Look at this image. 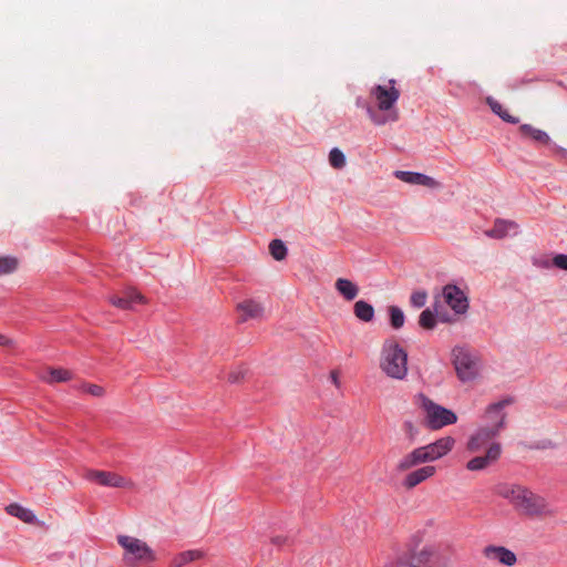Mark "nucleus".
I'll return each mask as SVG.
<instances>
[{
    "mask_svg": "<svg viewBox=\"0 0 567 567\" xmlns=\"http://www.w3.org/2000/svg\"><path fill=\"white\" fill-rule=\"evenodd\" d=\"M553 264H554V266H556L559 269L567 270V255H563V254L556 255L553 258Z\"/></svg>",
    "mask_w": 567,
    "mask_h": 567,
    "instance_id": "72a5a7b5",
    "label": "nucleus"
},
{
    "mask_svg": "<svg viewBox=\"0 0 567 567\" xmlns=\"http://www.w3.org/2000/svg\"><path fill=\"white\" fill-rule=\"evenodd\" d=\"M369 96L372 104L367 106V113L374 125L382 126L399 120L396 103L400 91L395 87V80L391 79L386 84L372 86Z\"/></svg>",
    "mask_w": 567,
    "mask_h": 567,
    "instance_id": "f03ea898",
    "label": "nucleus"
},
{
    "mask_svg": "<svg viewBox=\"0 0 567 567\" xmlns=\"http://www.w3.org/2000/svg\"><path fill=\"white\" fill-rule=\"evenodd\" d=\"M110 302L123 310H131L135 303H145V297L135 289L128 288L121 296L114 295L109 298Z\"/></svg>",
    "mask_w": 567,
    "mask_h": 567,
    "instance_id": "4468645a",
    "label": "nucleus"
},
{
    "mask_svg": "<svg viewBox=\"0 0 567 567\" xmlns=\"http://www.w3.org/2000/svg\"><path fill=\"white\" fill-rule=\"evenodd\" d=\"M443 296L446 303L456 312L464 313L467 308V298L464 292L454 285H447L443 289Z\"/></svg>",
    "mask_w": 567,
    "mask_h": 567,
    "instance_id": "ddd939ff",
    "label": "nucleus"
},
{
    "mask_svg": "<svg viewBox=\"0 0 567 567\" xmlns=\"http://www.w3.org/2000/svg\"><path fill=\"white\" fill-rule=\"evenodd\" d=\"M353 312L363 322H370L374 318V308L364 300H359L354 303Z\"/></svg>",
    "mask_w": 567,
    "mask_h": 567,
    "instance_id": "b1692460",
    "label": "nucleus"
},
{
    "mask_svg": "<svg viewBox=\"0 0 567 567\" xmlns=\"http://www.w3.org/2000/svg\"><path fill=\"white\" fill-rule=\"evenodd\" d=\"M39 377L42 381L52 384L71 380L72 372L62 368H47Z\"/></svg>",
    "mask_w": 567,
    "mask_h": 567,
    "instance_id": "aec40b11",
    "label": "nucleus"
},
{
    "mask_svg": "<svg viewBox=\"0 0 567 567\" xmlns=\"http://www.w3.org/2000/svg\"><path fill=\"white\" fill-rule=\"evenodd\" d=\"M419 323L424 329H433L436 324L434 313L430 309H425L421 312Z\"/></svg>",
    "mask_w": 567,
    "mask_h": 567,
    "instance_id": "7c9ffc66",
    "label": "nucleus"
},
{
    "mask_svg": "<svg viewBox=\"0 0 567 567\" xmlns=\"http://www.w3.org/2000/svg\"><path fill=\"white\" fill-rule=\"evenodd\" d=\"M380 369L395 380H403L408 375V353L395 339H386L380 352Z\"/></svg>",
    "mask_w": 567,
    "mask_h": 567,
    "instance_id": "20e7f679",
    "label": "nucleus"
},
{
    "mask_svg": "<svg viewBox=\"0 0 567 567\" xmlns=\"http://www.w3.org/2000/svg\"><path fill=\"white\" fill-rule=\"evenodd\" d=\"M389 315H390L391 326L394 329H400L403 327L405 317H404L403 311L399 307L390 306Z\"/></svg>",
    "mask_w": 567,
    "mask_h": 567,
    "instance_id": "cd10ccee",
    "label": "nucleus"
},
{
    "mask_svg": "<svg viewBox=\"0 0 567 567\" xmlns=\"http://www.w3.org/2000/svg\"><path fill=\"white\" fill-rule=\"evenodd\" d=\"M331 379H332V382L339 386V377H338V372L337 371H332L331 372Z\"/></svg>",
    "mask_w": 567,
    "mask_h": 567,
    "instance_id": "4c0bfd02",
    "label": "nucleus"
},
{
    "mask_svg": "<svg viewBox=\"0 0 567 567\" xmlns=\"http://www.w3.org/2000/svg\"><path fill=\"white\" fill-rule=\"evenodd\" d=\"M512 403V399H504L498 402L487 405L482 416L489 429H497L499 433L506 425V413L504 409Z\"/></svg>",
    "mask_w": 567,
    "mask_h": 567,
    "instance_id": "1a4fd4ad",
    "label": "nucleus"
},
{
    "mask_svg": "<svg viewBox=\"0 0 567 567\" xmlns=\"http://www.w3.org/2000/svg\"><path fill=\"white\" fill-rule=\"evenodd\" d=\"M243 378V374L240 371L238 372H231L229 373L228 375V381L231 382V383H237L240 381V379Z\"/></svg>",
    "mask_w": 567,
    "mask_h": 567,
    "instance_id": "f704fd0d",
    "label": "nucleus"
},
{
    "mask_svg": "<svg viewBox=\"0 0 567 567\" xmlns=\"http://www.w3.org/2000/svg\"><path fill=\"white\" fill-rule=\"evenodd\" d=\"M84 477L87 481L97 483L102 486L107 487H120V488H132L133 482L127 480L116 473L106 472V471H97V470H89L86 471Z\"/></svg>",
    "mask_w": 567,
    "mask_h": 567,
    "instance_id": "9d476101",
    "label": "nucleus"
},
{
    "mask_svg": "<svg viewBox=\"0 0 567 567\" xmlns=\"http://www.w3.org/2000/svg\"><path fill=\"white\" fill-rule=\"evenodd\" d=\"M557 152L561 153V154H566L567 153V151L565 148H561V147H557Z\"/></svg>",
    "mask_w": 567,
    "mask_h": 567,
    "instance_id": "ea45409f",
    "label": "nucleus"
},
{
    "mask_svg": "<svg viewBox=\"0 0 567 567\" xmlns=\"http://www.w3.org/2000/svg\"><path fill=\"white\" fill-rule=\"evenodd\" d=\"M334 288L347 301L354 300L359 295V287L346 278H338Z\"/></svg>",
    "mask_w": 567,
    "mask_h": 567,
    "instance_id": "412c9836",
    "label": "nucleus"
},
{
    "mask_svg": "<svg viewBox=\"0 0 567 567\" xmlns=\"http://www.w3.org/2000/svg\"><path fill=\"white\" fill-rule=\"evenodd\" d=\"M416 404H419L423 410L425 414V424L432 430L442 429L446 425L454 424L457 421V416L453 411L436 404L424 394H419L416 396Z\"/></svg>",
    "mask_w": 567,
    "mask_h": 567,
    "instance_id": "0eeeda50",
    "label": "nucleus"
},
{
    "mask_svg": "<svg viewBox=\"0 0 567 567\" xmlns=\"http://www.w3.org/2000/svg\"><path fill=\"white\" fill-rule=\"evenodd\" d=\"M13 344V341L6 336L0 333V346L3 347H11Z\"/></svg>",
    "mask_w": 567,
    "mask_h": 567,
    "instance_id": "e433bc0d",
    "label": "nucleus"
},
{
    "mask_svg": "<svg viewBox=\"0 0 567 567\" xmlns=\"http://www.w3.org/2000/svg\"><path fill=\"white\" fill-rule=\"evenodd\" d=\"M6 511L9 515L17 517L24 523H33L35 519L34 514L29 508L22 507L17 503L9 504L6 507Z\"/></svg>",
    "mask_w": 567,
    "mask_h": 567,
    "instance_id": "393cba45",
    "label": "nucleus"
},
{
    "mask_svg": "<svg viewBox=\"0 0 567 567\" xmlns=\"http://www.w3.org/2000/svg\"><path fill=\"white\" fill-rule=\"evenodd\" d=\"M452 362L456 375L462 382H471L478 377L481 370L480 358L465 347H455L452 350Z\"/></svg>",
    "mask_w": 567,
    "mask_h": 567,
    "instance_id": "6e6552de",
    "label": "nucleus"
},
{
    "mask_svg": "<svg viewBox=\"0 0 567 567\" xmlns=\"http://www.w3.org/2000/svg\"><path fill=\"white\" fill-rule=\"evenodd\" d=\"M494 491L496 495L508 501L520 516L532 519H548L556 516L555 507L546 497L524 485L499 483Z\"/></svg>",
    "mask_w": 567,
    "mask_h": 567,
    "instance_id": "f257e3e1",
    "label": "nucleus"
},
{
    "mask_svg": "<svg viewBox=\"0 0 567 567\" xmlns=\"http://www.w3.org/2000/svg\"><path fill=\"white\" fill-rule=\"evenodd\" d=\"M394 176L411 185H421L427 188H440L441 183L435 181L433 177L416 172L395 171Z\"/></svg>",
    "mask_w": 567,
    "mask_h": 567,
    "instance_id": "2eb2a0df",
    "label": "nucleus"
},
{
    "mask_svg": "<svg viewBox=\"0 0 567 567\" xmlns=\"http://www.w3.org/2000/svg\"><path fill=\"white\" fill-rule=\"evenodd\" d=\"M487 104L492 109V111L497 114L503 121L512 124H517L519 122L518 117L511 115L503 105L494 100L493 97H487Z\"/></svg>",
    "mask_w": 567,
    "mask_h": 567,
    "instance_id": "a878e982",
    "label": "nucleus"
},
{
    "mask_svg": "<svg viewBox=\"0 0 567 567\" xmlns=\"http://www.w3.org/2000/svg\"><path fill=\"white\" fill-rule=\"evenodd\" d=\"M329 163L336 169H341L346 166V156L339 148L334 147L329 153Z\"/></svg>",
    "mask_w": 567,
    "mask_h": 567,
    "instance_id": "c85d7f7f",
    "label": "nucleus"
},
{
    "mask_svg": "<svg viewBox=\"0 0 567 567\" xmlns=\"http://www.w3.org/2000/svg\"><path fill=\"white\" fill-rule=\"evenodd\" d=\"M502 454V445L498 442H493L487 446L486 453L481 456H475L466 463V468L472 472L483 471L496 463Z\"/></svg>",
    "mask_w": 567,
    "mask_h": 567,
    "instance_id": "9b49d317",
    "label": "nucleus"
},
{
    "mask_svg": "<svg viewBox=\"0 0 567 567\" xmlns=\"http://www.w3.org/2000/svg\"><path fill=\"white\" fill-rule=\"evenodd\" d=\"M518 225L513 220L496 219L494 226L485 231V235L491 238L502 239L512 231L517 233Z\"/></svg>",
    "mask_w": 567,
    "mask_h": 567,
    "instance_id": "6ab92c4d",
    "label": "nucleus"
},
{
    "mask_svg": "<svg viewBox=\"0 0 567 567\" xmlns=\"http://www.w3.org/2000/svg\"><path fill=\"white\" fill-rule=\"evenodd\" d=\"M269 251L274 259L276 260H282L286 258L287 255V248L282 240L280 239H274L269 244Z\"/></svg>",
    "mask_w": 567,
    "mask_h": 567,
    "instance_id": "bb28decb",
    "label": "nucleus"
},
{
    "mask_svg": "<svg viewBox=\"0 0 567 567\" xmlns=\"http://www.w3.org/2000/svg\"><path fill=\"white\" fill-rule=\"evenodd\" d=\"M435 472H436L435 466L425 465L423 467H420V468L406 474L402 482V485L406 489H412L415 486H417L419 484H421V483L425 482L426 480H429L430 477H432L435 474Z\"/></svg>",
    "mask_w": 567,
    "mask_h": 567,
    "instance_id": "a211bd4d",
    "label": "nucleus"
},
{
    "mask_svg": "<svg viewBox=\"0 0 567 567\" xmlns=\"http://www.w3.org/2000/svg\"><path fill=\"white\" fill-rule=\"evenodd\" d=\"M404 429H405L406 431H409L410 433H412V432H413V430H414V426H413L412 422H405V423H404Z\"/></svg>",
    "mask_w": 567,
    "mask_h": 567,
    "instance_id": "58836bf2",
    "label": "nucleus"
},
{
    "mask_svg": "<svg viewBox=\"0 0 567 567\" xmlns=\"http://www.w3.org/2000/svg\"><path fill=\"white\" fill-rule=\"evenodd\" d=\"M203 557V553L200 550H186L177 554L171 560L169 567H184L187 564L200 559Z\"/></svg>",
    "mask_w": 567,
    "mask_h": 567,
    "instance_id": "5701e85b",
    "label": "nucleus"
},
{
    "mask_svg": "<svg viewBox=\"0 0 567 567\" xmlns=\"http://www.w3.org/2000/svg\"><path fill=\"white\" fill-rule=\"evenodd\" d=\"M483 554L487 559L498 561L507 567L514 566L517 561L515 553L504 546L489 545L484 548Z\"/></svg>",
    "mask_w": 567,
    "mask_h": 567,
    "instance_id": "dca6fc26",
    "label": "nucleus"
},
{
    "mask_svg": "<svg viewBox=\"0 0 567 567\" xmlns=\"http://www.w3.org/2000/svg\"><path fill=\"white\" fill-rule=\"evenodd\" d=\"M455 444L452 436H444L427 445L414 449L404 455L396 465V470L405 472L419 464L434 462L450 453Z\"/></svg>",
    "mask_w": 567,
    "mask_h": 567,
    "instance_id": "7ed1b4c3",
    "label": "nucleus"
},
{
    "mask_svg": "<svg viewBox=\"0 0 567 567\" xmlns=\"http://www.w3.org/2000/svg\"><path fill=\"white\" fill-rule=\"evenodd\" d=\"M498 434L497 429H489L488 425H482L468 437L466 450L470 453H476L487 444L493 443L492 440L498 436Z\"/></svg>",
    "mask_w": 567,
    "mask_h": 567,
    "instance_id": "f8f14e48",
    "label": "nucleus"
},
{
    "mask_svg": "<svg viewBox=\"0 0 567 567\" xmlns=\"http://www.w3.org/2000/svg\"><path fill=\"white\" fill-rule=\"evenodd\" d=\"M271 543L277 546H282L288 543V538L285 536L272 537Z\"/></svg>",
    "mask_w": 567,
    "mask_h": 567,
    "instance_id": "c9c22d12",
    "label": "nucleus"
},
{
    "mask_svg": "<svg viewBox=\"0 0 567 567\" xmlns=\"http://www.w3.org/2000/svg\"><path fill=\"white\" fill-rule=\"evenodd\" d=\"M116 540L123 549L122 559L127 566L148 565L157 559L155 551L143 539L130 535H117Z\"/></svg>",
    "mask_w": 567,
    "mask_h": 567,
    "instance_id": "39448f33",
    "label": "nucleus"
},
{
    "mask_svg": "<svg viewBox=\"0 0 567 567\" xmlns=\"http://www.w3.org/2000/svg\"><path fill=\"white\" fill-rule=\"evenodd\" d=\"M519 132L524 137L532 138L533 141L547 145L550 143L549 135L539 128H536L529 124H523L519 126Z\"/></svg>",
    "mask_w": 567,
    "mask_h": 567,
    "instance_id": "4be33fe9",
    "label": "nucleus"
},
{
    "mask_svg": "<svg viewBox=\"0 0 567 567\" xmlns=\"http://www.w3.org/2000/svg\"><path fill=\"white\" fill-rule=\"evenodd\" d=\"M427 299V293L423 290L414 291L411 295L410 302L412 306L416 308H421L425 305Z\"/></svg>",
    "mask_w": 567,
    "mask_h": 567,
    "instance_id": "2f4dec72",
    "label": "nucleus"
},
{
    "mask_svg": "<svg viewBox=\"0 0 567 567\" xmlns=\"http://www.w3.org/2000/svg\"><path fill=\"white\" fill-rule=\"evenodd\" d=\"M236 309L239 312L238 320L240 322H245L250 319H261L264 316L262 305L252 299H247L239 302Z\"/></svg>",
    "mask_w": 567,
    "mask_h": 567,
    "instance_id": "f3484780",
    "label": "nucleus"
},
{
    "mask_svg": "<svg viewBox=\"0 0 567 567\" xmlns=\"http://www.w3.org/2000/svg\"><path fill=\"white\" fill-rule=\"evenodd\" d=\"M18 267V260L13 257L0 258V276L13 272Z\"/></svg>",
    "mask_w": 567,
    "mask_h": 567,
    "instance_id": "c756f323",
    "label": "nucleus"
},
{
    "mask_svg": "<svg viewBox=\"0 0 567 567\" xmlns=\"http://www.w3.org/2000/svg\"><path fill=\"white\" fill-rule=\"evenodd\" d=\"M83 391H85L89 394L96 396V398H101L105 393V390L101 385H97V384H84Z\"/></svg>",
    "mask_w": 567,
    "mask_h": 567,
    "instance_id": "473e14b6",
    "label": "nucleus"
},
{
    "mask_svg": "<svg viewBox=\"0 0 567 567\" xmlns=\"http://www.w3.org/2000/svg\"><path fill=\"white\" fill-rule=\"evenodd\" d=\"M449 563L447 547L440 543L415 546L409 551L410 567H446Z\"/></svg>",
    "mask_w": 567,
    "mask_h": 567,
    "instance_id": "423d86ee",
    "label": "nucleus"
}]
</instances>
